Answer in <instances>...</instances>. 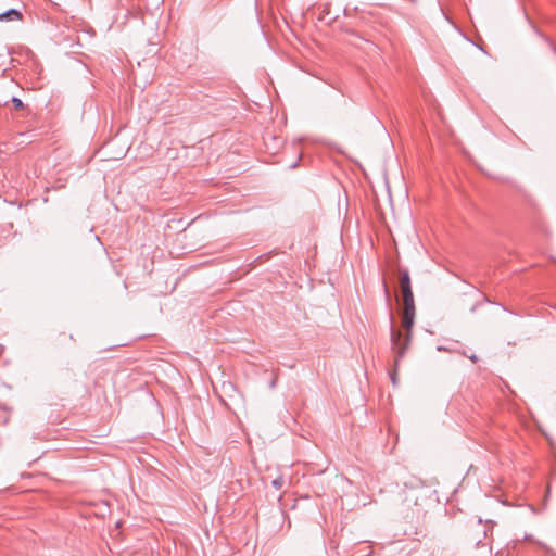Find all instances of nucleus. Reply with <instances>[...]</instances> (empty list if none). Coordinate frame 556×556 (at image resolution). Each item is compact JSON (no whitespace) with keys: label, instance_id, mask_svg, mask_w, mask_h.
<instances>
[{"label":"nucleus","instance_id":"nucleus-2","mask_svg":"<svg viewBox=\"0 0 556 556\" xmlns=\"http://www.w3.org/2000/svg\"><path fill=\"white\" fill-rule=\"evenodd\" d=\"M23 12L17 9H10L3 13H0V22H22Z\"/></svg>","mask_w":556,"mask_h":556},{"label":"nucleus","instance_id":"nucleus-3","mask_svg":"<svg viewBox=\"0 0 556 556\" xmlns=\"http://www.w3.org/2000/svg\"><path fill=\"white\" fill-rule=\"evenodd\" d=\"M285 484V480L282 477H278L276 478L275 480H273V485L277 489V490H280Z\"/></svg>","mask_w":556,"mask_h":556},{"label":"nucleus","instance_id":"nucleus-1","mask_svg":"<svg viewBox=\"0 0 556 556\" xmlns=\"http://www.w3.org/2000/svg\"><path fill=\"white\" fill-rule=\"evenodd\" d=\"M400 290L403 302V309L401 314V327L394 325V317L391 315V345L395 354V366L405 356L412 343V329L415 324L416 307L414 294L412 291L410 277L407 270L400 271Z\"/></svg>","mask_w":556,"mask_h":556},{"label":"nucleus","instance_id":"nucleus-4","mask_svg":"<svg viewBox=\"0 0 556 556\" xmlns=\"http://www.w3.org/2000/svg\"><path fill=\"white\" fill-rule=\"evenodd\" d=\"M12 103L16 110H22L24 108L22 100L18 98H13Z\"/></svg>","mask_w":556,"mask_h":556},{"label":"nucleus","instance_id":"nucleus-5","mask_svg":"<svg viewBox=\"0 0 556 556\" xmlns=\"http://www.w3.org/2000/svg\"><path fill=\"white\" fill-rule=\"evenodd\" d=\"M469 358H470L473 363H476V362H477V359H478V357H477L476 355H471Z\"/></svg>","mask_w":556,"mask_h":556}]
</instances>
